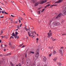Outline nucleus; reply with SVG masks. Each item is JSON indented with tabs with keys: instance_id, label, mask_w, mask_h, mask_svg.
I'll list each match as a JSON object with an SVG mask.
<instances>
[{
	"instance_id": "1",
	"label": "nucleus",
	"mask_w": 66,
	"mask_h": 66,
	"mask_svg": "<svg viewBox=\"0 0 66 66\" xmlns=\"http://www.w3.org/2000/svg\"><path fill=\"white\" fill-rule=\"evenodd\" d=\"M35 32L34 31H30V32H28V34L29 35V36L30 37V36H32L33 35V33H34Z\"/></svg>"
},
{
	"instance_id": "2",
	"label": "nucleus",
	"mask_w": 66,
	"mask_h": 66,
	"mask_svg": "<svg viewBox=\"0 0 66 66\" xmlns=\"http://www.w3.org/2000/svg\"><path fill=\"white\" fill-rule=\"evenodd\" d=\"M47 0H42L41 2H39V4H44V3H46V2H47Z\"/></svg>"
},
{
	"instance_id": "3",
	"label": "nucleus",
	"mask_w": 66,
	"mask_h": 66,
	"mask_svg": "<svg viewBox=\"0 0 66 66\" xmlns=\"http://www.w3.org/2000/svg\"><path fill=\"white\" fill-rule=\"evenodd\" d=\"M54 26H59V24H60V22H54Z\"/></svg>"
},
{
	"instance_id": "4",
	"label": "nucleus",
	"mask_w": 66,
	"mask_h": 66,
	"mask_svg": "<svg viewBox=\"0 0 66 66\" xmlns=\"http://www.w3.org/2000/svg\"><path fill=\"white\" fill-rule=\"evenodd\" d=\"M35 56L37 58H38V56H39V53H36L35 54Z\"/></svg>"
},
{
	"instance_id": "5",
	"label": "nucleus",
	"mask_w": 66,
	"mask_h": 66,
	"mask_svg": "<svg viewBox=\"0 0 66 66\" xmlns=\"http://www.w3.org/2000/svg\"><path fill=\"white\" fill-rule=\"evenodd\" d=\"M63 1V0H59L58 1L55 2V3H61V2H62Z\"/></svg>"
},
{
	"instance_id": "6",
	"label": "nucleus",
	"mask_w": 66,
	"mask_h": 66,
	"mask_svg": "<svg viewBox=\"0 0 66 66\" xmlns=\"http://www.w3.org/2000/svg\"><path fill=\"white\" fill-rule=\"evenodd\" d=\"M61 16H62V14H61V13H60L57 15V17L56 18V19H57V18H59V17H61Z\"/></svg>"
},
{
	"instance_id": "7",
	"label": "nucleus",
	"mask_w": 66,
	"mask_h": 66,
	"mask_svg": "<svg viewBox=\"0 0 66 66\" xmlns=\"http://www.w3.org/2000/svg\"><path fill=\"white\" fill-rule=\"evenodd\" d=\"M43 61H47V58L45 57H43Z\"/></svg>"
},
{
	"instance_id": "8",
	"label": "nucleus",
	"mask_w": 66,
	"mask_h": 66,
	"mask_svg": "<svg viewBox=\"0 0 66 66\" xmlns=\"http://www.w3.org/2000/svg\"><path fill=\"white\" fill-rule=\"evenodd\" d=\"M60 52L62 56H63V53H62V50H60Z\"/></svg>"
},
{
	"instance_id": "9",
	"label": "nucleus",
	"mask_w": 66,
	"mask_h": 66,
	"mask_svg": "<svg viewBox=\"0 0 66 66\" xmlns=\"http://www.w3.org/2000/svg\"><path fill=\"white\" fill-rule=\"evenodd\" d=\"M11 48L12 50H13V49H15V47L14 46H12L11 47Z\"/></svg>"
},
{
	"instance_id": "10",
	"label": "nucleus",
	"mask_w": 66,
	"mask_h": 66,
	"mask_svg": "<svg viewBox=\"0 0 66 66\" xmlns=\"http://www.w3.org/2000/svg\"><path fill=\"white\" fill-rule=\"evenodd\" d=\"M63 13L64 15H66V10H64L63 12Z\"/></svg>"
},
{
	"instance_id": "11",
	"label": "nucleus",
	"mask_w": 66,
	"mask_h": 66,
	"mask_svg": "<svg viewBox=\"0 0 66 66\" xmlns=\"http://www.w3.org/2000/svg\"><path fill=\"white\" fill-rule=\"evenodd\" d=\"M39 49H38L36 50V53H39Z\"/></svg>"
},
{
	"instance_id": "12",
	"label": "nucleus",
	"mask_w": 66,
	"mask_h": 66,
	"mask_svg": "<svg viewBox=\"0 0 66 66\" xmlns=\"http://www.w3.org/2000/svg\"><path fill=\"white\" fill-rule=\"evenodd\" d=\"M12 54V53H9L7 54H6V56H9V55H11V54Z\"/></svg>"
},
{
	"instance_id": "13",
	"label": "nucleus",
	"mask_w": 66,
	"mask_h": 66,
	"mask_svg": "<svg viewBox=\"0 0 66 66\" xmlns=\"http://www.w3.org/2000/svg\"><path fill=\"white\" fill-rule=\"evenodd\" d=\"M27 64H29V63H30V61L29 60H27Z\"/></svg>"
},
{
	"instance_id": "14",
	"label": "nucleus",
	"mask_w": 66,
	"mask_h": 66,
	"mask_svg": "<svg viewBox=\"0 0 66 66\" xmlns=\"http://www.w3.org/2000/svg\"><path fill=\"white\" fill-rule=\"evenodd\" d=\"M10 66H14V64L12 63V62H11L10 63Z\"/></svg>"
},
{
	"instance_id": "15",
	"label": "nucleus",
	"mask_w": 66,
	"mask_h": 66,
	"mask_svg": "<svg viewBox=\"0 0 66 66\" xmlns=\"http://www.w3.org/2000/svg\"><path fill=\"white\" fill-rule=\"evenodd\" d=\"M47 35H48V37H50V36H51V35H52L51 34V33H50V34L49 33H48L47 34Z\"/></svg>"
},
{
	"instance_id": "16",
	"label": "nucleus",
	"mask_w": 66,
	"mask_h": 66,
	"mask_svg": "<svg viewBox=\"0 0 66 66\" xmlns=\"http://www.w3.org/2000/svg\"><path fill=\"white\" fill-rule=\"evenodd\" d=\"M36 0H32V3H35V2H36Z\"/></svg>"
},
{
	"instance_id": "17",
	"label": "nucleus",
	"mask_w": 66,
	"mask_h": 66,
	"mask_svg": "<svg viewBox=\"0 0 66 66\" xmlns=\"http://www.w3.org/2000/svg\"><path fill=\"white\" fill-rule=\"evenodd\" d=\"M57 65H59V66H61L62 64H61V63L60 62L58 63H57Z\"/></svg>"
},
{
	"instance_id": "18",
	"label": "nucleus",
	"mask_w": 66,
	"mask_h": 66,
	"mask_svg": "<svg viewBox=\"0 0 66 66\" xmlns=\"http://www.w3.org/2000/svg\"><path fill=\"white\" fill-rule=\"evenodd\" d=\"M38 4H39V3H38V2H37V3H36L35 5V6H37V5Z\"/></svg>"
},
{
	"instance_id": "19",
	"label": "nucleus",
	"mask_w": 66,
	"mask_h": 66,
	"mask_svg": "<svg viewBox=\"0 0 66 66\" xmlns=\"http://www.w3.org/2000/svg\"><path fill=\"white\" fill-rule=\"evenodd\" d=\"M14 37V38L15 39L17 38V35H15L14 36H13Z\"/></svg>"
},
{
	"instance_id": "20",
	"label": "nucleus",
	"mask_w": 66,
	"mask_h": 66,
	"mask_svg": "<svg viewBox=\"0 0 66 66\" xmlns=\"http://www.w3.org/2000/svg\"><path fill=\"white\" fill-rule=\"evenodd\" d=\"M11 35L12 36H14L15 35V34L14 33V32H13Z\"/></svg>"
},
{
	"instance_id": "21",
	"label": "nucleus",
	"mask_w": 66,
	"mask_h": 66,
	"mask_svg": "<svg viewBox=\"0 0 66 66\" xmlns=\"http://www.w3.org/2000/svg\"><path fill=\"white\" fill-rule=\"evenodd\" d=\"M56 60H57V58H55L54 59H53L54 61L55 62L56 61Z\"/></svg>"
},
{
	"instance_id": "22",
	"label": "nucleus",
	"mask_w": 66,
	"mask_h": 66,
	"mask_svg": "<svg viewBox=\"0 0 66 66\" xmlns=\"http://www.w3.org/2000/svg\"><path fill=\"white\" fill-rule=\"evenodd\" d=\"M32 66H36V64L35 63H34Z\"/></svg>"
},
{
	"instance_id": "23",
	"label": "nucleus",
	"mask_w": 66,
	"mask_h": 66,
	"mask_svg": "<svg viewBox=\"0 0 66 66\" xmlns=\"http://www.w3.org/2000/svg\"><path fill=\"white\" fill-rule=\"evenodd\" d=\"M45 9H43L41 11V13H43L45 11Z\"/></svg>"
},
{
	"instance_id": "24",
	"label": "nucleus",
	"mask_w": 66,
	"mask_h": 66,
	"mask_svg": "<svg viewBox=\"0 0 66 66\" xmlns=\"http://www.w3.org/2000/svg\"><path fill=\"white\" fill-rule=\"evenodd\" d=\"M37 66H40V63H39L37 64Z\"/></svg>"
},
{
	"instance_id": "25",
	"label": "nucleus",
	"mask_w": 66,
	"mask_h": 66,
	"mask_svg": "<svg viewBox=\"0 0 66 66\" xmlns=\"http://www.w3.org/2000/svg\"><path fill=\"white\" fill-rule=\"evenodd\" d=\"M23 45V43H22V44L19 45V47H21Z\"/></svg>"
},
{
	"instance_id": "26",
	"label": "nucleus",
	"mask_w": 66,
	"mask_h": 66,
	"mask_svg": "<svg viewBox=\"0 0 66 66\" xmlns=\"http://www.w3.org/2000/svg\"><path fill=\"white\" fill-rule=\"evenodd\" d=\"M38 14H40V11H38Z\"/></svg>"
},
{
	"instance_id": "27",
	"label": "nucleus",
	"mask_w": 66,
	"mask_h": 66,
	"mask_svg": "<svg viewBox=\"0 0 66 66\" xmlns=\"http://www.w3.org/2000/svg\"><path fill=\"white\" fill-rule=\"evenodd\" d=\"M17 34H18V32H15V35H17Z\"/></svg>"
},
{
	"instance_id": "28",
	"label": "nucleus",
	"mask_w": 66,
	"mask_h": 66,
	"mask_svg": "<svg viewBox=\"0 0 66 66\" xmlns=\"http://www.w3.org/2000/svg\"><path fill=\"white\" fill-rule=\"evenodd\" d=\"M3 30H2L1 31V34H3Z\"/></svg>"
},
{
	"instance_id": "29",
	"label": "nucleus",
	"mask_w": 66,
	"mask_h": 66,
	"mask_svg": "<svg viewBox=\"0 0 66 66\" xmlns=\"http://www.w3.org/2000/svg\"><path fill=\"white\" fill-rule=\"evenodd\" d=\"M25 55V57L26 58H27V54L26 53Z\"/></svg>"
},
{
	"instance_id": "30",
	"label": "nucleus",
	"mask_w": 66,
	"mask_h": 66,
	"mask_svg": "<svg viewBox=\"0 0 66 66\" xmlns=\"http://www.w3.org/2000/svg\"><path fill=\"white\" fill-rule=\"evenodd\" d=\"M56 52L55 51H54V52H53V53H54V54H56Z\"/></svg>"
},
{
	"instance_id": "31",
	"label": "nucleus",
	"mask_w": 66,
	"mask_h": 66,
	"mask_svg": "<svg viewBox=\"0 0 66 66\" xmlns=\"http://www.w3.org/2000/svg\"><path fill=\"white\" fill-rule=\"evenodd\" d=\"M51 55H52V53H51L50 54H49L50 57H51Z\"/></svg>"
},
{
	"instance_id": "32",
	"label": "nucleus",
	"mask_w": 66,
	"mask_h": 66,
	"mask_svg": "<svg viewBox=\"0 0 66 66\" xmlns=\"http://www.w3.org/2000/svg\"><path fill=\"white\" fill-rule=\"evenodd\" d=\"M56 39L53 38L52 39V40H53V41H55V40H56Z\"/></svg>"
},
{
	"instance_id": "33",
	"label": "nucleus",
	"mask_w": 66,
	"mask_h": 66,
	"mask_svg": "<svg viewBox=\"0 0 66 66\" xmlns=\"http://www.w3.org/2000/svg\"><path fill=\"white\" fill-rule=\"evenodd\" d=\"M18 65V66H22L21 65V64H20V63H19Z\"/></svg>"
},
{
	"instance_id": "34",
	"label": "nucleus",
	"mask_w": 66,
	"mask_h": 66,
	"mask_svg": "<svg viewBox=\"0 0 66 66\" xmlns=\"http://www.w3.org/2000/svg\"><path fill=\"white\" fill-rule=\"evenodd\" d=\"M12 19H13L12 18H9V20H12Z\"/></svg>"
},
{
	"instance_id": "35",
	"label": "nucleus",
	"mask_w": 66,
	"mask_h": 66,
	"mask_svg": "<svg viewBox=\"0 0 66 66\" xmlns=\"http://www.w3.org/2000/svg\"><path fill=\"white\" fill-rule=\"evenodd\" d=\"M1 12H2V13L3 14H4V11H2Z\"/></svg>"
},
{
	"instance_id": "36",
	"label": "nucleus",
	"mask_w": 66,
	"mask_h": 66,
	"mask_svg": "<svg viewBox=\"0 0 66 66\" xmlns=\"http://www.w3.org/2000/svg\"><path fill=\"white\" fill-rule=\"evenodd\" d=\"M19 18H20V19H21V20H22V19L21 17H20Z\"/></svg>"
},
{
	"instance_id": "37",
	"label": "nucleus",
	"mask_w": 66,
	"mask_h": 66,
	"mask_svg": "<svg viewBox=\"0 0 66 66\" xmlns=\"http://www.w3.org/2000/svg\"><path fill=\"white\" fill-rule=\"evenodd\" d=\"M50 6V4H48L46 5V6Z\"/></svg>"
},
{
	"instance_id": "38",
	"label": "nucleus",
	"mask_w": 66,
	"mask_h": 66,
	"mask_svg": "<svg viewBox=\"0 0 66 66\" xmlns=\"http://www.w3.org/2000/svg\"><path fill=\"white\" fill-rule=\"evenodd\" d=\"M42 8L41 7H40L38 8V10H40V9H42Z\"/></svg>"
},
{
	"instance_id": "39",
	"label": "nucleus",
	"mask_w": 66,
	"mask_h": 66,
	"mask_svg": "<svg viewBox=\"0 0 66 66\" xmlns=\"http://www.w3.org/2000/svg\"><path fill=\"white\" fill-rule=\"evenodd\" d=\"M30 52L31 53H32L33 54H34V52Z\"/></svg>"
},
{
	"instance_id": "40",
	"label": "nucleus",
	"mask_w": 66,
	"mask_h": 66,
	"mask_svg": "<svg viewBox=\"0 0 66 66\" xmlns=\"http://www.w3.org/2000/svg\"><path fill=\"white\" fill-rule=\"evenodd\" d=\"M11 43H9V45L10 46H11Z\"/></svg>"
},
{
	"instance_id": "41",
	"label": "nucleus",
	"mask_w": 66,
	"mask_h": 66,
	"mask_svg": "<svg viewBox=\"0 0 66 66\" xmlns=\"http://www.w3.org/2000/svg\"><path fill=\"white\" fill-rule=\"evenodd\" d=\"M11 17H14V16H15L13 15H11Z\"/></svg>"
},
{
	"instance_id": "42",
	"label": "nucleus",
	"mask_w": 66,
	"mask_h": 66,
	"mask_svg": "<svg viewBox=\"0 0 66 66\" xmlns=\"http://www.w3.org/2000/svg\"><path fill=\"white\" fill-rule=\"evenodd\" d=\"M57 4L53 5V6H57Z\"/></svg>"
},
{
	"instance_id": "43",
	"label": "nucleus",
	"mask_w": 66,
	"mask_h": 66,
	"mask_svg": "<svg viewBox=\"0 0 66 66\" xmlns=\"http://www.w3.org/2000/svg\"><path fill=\"white\" fill-rule=\"evenodd\" d=\"M25 47V46H24V45H23V46H22V48H24V47Z\"/></svg>"
},
{
	"instance_id": "44",
	"label": "nucleus",
	"mask_w": 66,
	"mask_h": 66,
	"mask_svg": "<svg viewBox=\"0 0 66 66\" xmlns=\"http://www.w3.org/2000/svg\"><path fill=\"white\" fill-rule=\"evenodd\" d=\"M62 35V36H63V35H66L64 34H63Z\"/></svg>"
},
{
	"instance_id": "45",
	"label": "nucleus",
	"mask_w": 66,
	"mask_h": 66,
	"mask_svg": "<svg viewBox=\"0 0 66 66\" xmlns=\"http://www.w3.org/2000/svg\"><path fill=\"white\" fill-rule=\"evenodd\" d=\"M25 30H26V31H28V29L26 28L25 29Z\"/></svg>"
},
{
	"instance_id": "46",
	"label": "nucleus",
	"mask_w": 66,
	"mask_h": 66,
	"mask_svg": "<svg viewBox=\"0 0 66 66\" xmlns=\"http://www.w3.org/2000/svg\"><path fill=\"white\" fill-rule=\"evenodd\" d=\"M13 22H14V21H13V20H12L11 21V22L12 23H13Z\"/></svg>"
},
{
	"instance_id": "47",
	"label": "nucleus",
	"mask_w": 66,
	"mask_h": 66,
	"mask_svg": "<svg viewBox=\"0 0 66 66\" xmlns=\"http://www.w3.org/2000/svg\"><path fill=\"white\" fill-rule=\"evenodd\" d=\"M19 23H20V22H21V20H19Z\"/></svg>"
},
{
	"instance_id": "48",
	"label": "nucleus",
	"mask_w": 66,
	"mask_h": 66,
	"mask_svg": "<svg viewBox=\"0 0 66 66\" xmlns=\"http://www.w3.org/2000/svg\"><path fill=\"white\" fill-rule=\"evenodd\" d=\"M22 25V24H20V27H21Z\"/></svg>"
},
{
	"instance_id": "49",
	"label": "nucleus",
	"mask_w": 66,
	"mask_h": 66,
	"mask_svg": "<svg viewBox=\"0 0 66 66\" xmlns=\"http://www.w3.org/2000/svg\"><path fill=\"white\" fill-rule=\"evenodd\" d=\"M4 51H6V49H4Z\"/></svg>"
},
{
	"instance_id": "50",
	"label": "nucleus",
	"mask_w": 66,
	"mask_h": 66,
	"mask_svg": "<svg viewBox=\"0 0 66 66\" xmlns=\"http://www.w3.org/2000/svg\"><path fill=\"white\" fill-rule=\"evenodd\" d=\"M0 56H3V55H2V54H1V55H0Z\"/></svg>"
},
{
	"instance_id": "51",
	"label": "nucleus",
	"mask_w": 66,
	"mask_h": 66,
	"mask_svg": "<svg viewBox=\"0 0 66 66\" xmlns=\"http://www.w3.org/2000/svg\"><path fill=\"white\" fill-rule=\"evenodd\" d=\"M17 28H18V29H19V26H18Z\"/></svg>"
},
{
	"instance_id": "52",
	"label": "nucleus",
	"mask_w": 66,
	"mask_h": 66,
	"mask_svg": "<svg viewBox=\"0 0 66 66\" xmlns=\"http://www.w3.org/2000/svg\"><path fill=\"white\" fill-rule=\"evenodd\" d=\"M37 41L38 40V38H37Z\"/></svg>"
},
{
	"instance_id": "53",
	"label": "nucleus",
	"mask_w": 66,
	"mask_h": 66,
	"mask_svg": "<svg viewBox=\"0 0 66 66\" xmlns=\"http://www.w3.org/2000/svg\"><path fill=\"white\" fill-rule=\"evenodd\" d=\"M15 23H17V21L15 22Z\"/></svg>"
},
{
	"instance_id": "54",
	"label": "nucleus",
	"mask_w": 66,
	"mask_h": 66,
	"mask_svg": "<svg viewBox=\"0 0 66 66\" xmlns=\"http://www.w3.org/2000/svg\"><path fill=\"white\" fill-rule=\"evenodd\" d=\"M5 46V47H6L7 46V45H4Z\"/></svg>"
},
{
	"instance_id": "55",
	"label": "nucleus",
	"mask_w": 66,
	"mask_h": 66,
	"mask_svg": "<svg viewBox=\"0 0 66 66\" xmlns=\"http://www.w3.org/2000/svg\"><path fill=\"white\" fill-rule=\"evenodd\" d=\"M4 16H2L1 17V18H4Z\"/></svg>"
},
{
	"instance_id": "56",
	"label": "nucleus",
	"mask_w": 66,
	"mask_h": 66,
	"mask_svg": "<svg viewBox=\"0 0 66 66\" xmlns=\"http://www.w3.org/2000/svg\"><path fill=\"white\" fill-rule=\"evenodd\" d=\"M61 49H63V48H64V47H61Z\"/></svg>"
},
{
	"instance_id": "57",
	"label": "nucleus",
	"mask_w": 66,
	"mask_h": 66,
	"mask_svg": "<svg viewBox=\"0 0 66 66\" xmlns=\"http://www.w3.org/2000/svg\"><path fill=\"white\" fill-rule=\"evenodd\" d=\"M0 10H1V11H2V9L0 7Z\"/></svg>"
},
{
	"instance_id": "58",
	"label": "nucleus",
	"mask_w": 66,
	"mask_h": 66,
	"mask_svg": "<svg viewBox=\"0 0 66 66\" xmlns=\"http://www.w3.org/2000/svg\"><path fill=\"white\" fill-rule=\"evenodd\" d=\"M1 37H2V38H3V36H1Z\"/></svg>"
},
{
	"instance_id": "59",
	"label": "nucleus",
	"mask_w": 66,
	"mask_h": 66,
	"mask_svg": "<svg viewBox=\"0 0 66 66\" xmlns=\"http://www.w3.org/2000/svg\"><path fill=\"white\" fill-rule=\"evenodd\" d=\"M11 37H12V38H13V39L14 38V37H13V36H12Z\"/></svg>"
},
{
	"instance_id": "60",
	"label": "nucleus",
	"mask_w": 66,
	"mask_h": 66,
	"mask_svg": "<svg viewBox=\"0 0 66 66\" xmlns=\"http://www.w3.org/2000/svg\"><path fill=\"white\" fill-rule=\"evenodd\" d=\"M5 38H6L7 39V36H6L5 37Z\"/></svg>"
},
{
	"instance_id": "61",
	"label": "nucleus",
	"mask_w": 66,
	"mask_h": 66,
	"mask_svg": "<svg viewBox=\"0 0 66 66\" xmlns=\"http://www.w3.org/2000/svg\"><path fill=\"white\" fill-rule=\"evenodd\" d=\"M2 42V40H0V43H1Z\"/></svg>"
},
{
	"instance_id": "62",
	"label": "nucleus",
	"mask_w": 66,
	"mask_h": 66,
	"mask_svg": "<svg viewBox=\"0 0 66 66\" xmlns=\"http://www.w3.org/2000/svg\"><path fill=\"white\" fill-rule=\"evenodd\" d=\"M11 2H12V3H14V1H12Z\"/></svg>"
},
{
	"instance_id": "63",
	"label": "nucleus",
	"mask_w": 66,
	"mask_h": 66,
	"mask_svg": "<svg viewBox=\"0 0 66 66\" xmlns=\"http://www.w3.org/2000/svg\"><path fill=\"white\" fill-rule=\"evenodd\" d=\"M19 38V36H18L17 39H18Z\"/></svg>"
},
{
	"instance_id": "64",
	"label": "nucleus",
	"mask_w": 66,
	"mask_h": 66,
	"mask_svg": "<svg viewBox=\"0 0 66 66\" xmlns=\"http://www.w3.org/2000/svg\"><path fill=\"white\" fill-rule=\"evenodd\" d=\"M44 66H47V65H44Z\"/></svg>"
}]
</instances>
